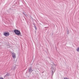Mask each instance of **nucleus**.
I'll use <instances>...</instances> for the list:
<instances>
[{
	"instance_id": "obj_1",
	"label": "nucleus",
	"mask_w": 79,
	"mask_h": 79,
	"mask_svg": "<svg viewBox=\"0 0 79 79\" xmlns=\"http://www.w3.org/2000/svg\"><path fill=\"white\" fill-rule=\"evenodd\" d=\"M14 32L16 35H20V36H22L21 33V32H20V31L17 30H15L14 31Z\"/></svg>"
},
{
	"instance_id": "obj_2",
	"label": "nucleus",
	"mask_w": 79,
	"mask_h": 79,
	"mask_svg": "<svg viewBox=\"0 0 79 79\" xmlns=\"http://www.w3.org/2000/svg\"><path fill=\"white\" fill-rule=\"evenodd\" d=\"M51 71H52V76L53 75V74H54V73H55V68H53V67L51 68Z\"/></svg>"
},
{
	"instance_id": "obj_3",
	"label": "nucleus",
	"mask_w": 79,
	"mask_h": 79,
	"mask_svg": "<svg viewBox=\"0 0 79 79\" xmlns=\"http://www.w3.org/2000/svg\"><path fill=\"white\" fill-rule=\"evenodd\" d=\"M4 35L6 36V37H7V36H9L10 34L8 32H5L4 33Z\"/></svg>"
},
{
	"instance_id": "obj_4",
	"label": "nucleus",
	"mask_w": 79,
	"mask_h": 79,
	"mask_svg": "<svg viewBox=\"0 0 79 79\" xmlns=\"http://www.w3.org/2000/svg\"><path fill=\"white\" fill-rule=\"evenodd\" d=\"M12 56L13 57V58H14V59L16 58V53L15 52H12Z\"/></svg>"
},
{
	"instance_id": "obj_5",
	"label": "nucleus",
	"mask_w": 79,
	"mask_h": 79,
	"mask_svg": "<svg viewBox=\"0 0 79 79\" xmlns=\"http://www.w3.org/2000/svg\"><path fill=\"white\" fill-rule=\"evenodd\" d=\"M29 72L30 73H31L32 71H33V70L32 69V67H31L28 68Z\"/></svg>"
},
{
	"instance_id": "obj_6",
	"label": "nucleus",
	"mask_w": 79,
	"mask_h": 79,
	"mask_svg": "<svg viewBox=\"0 0 79 79\" xmlns=\"http://www.w3.org/2000/svg\"><path fill=\"white\" fill-rule=\"evenodd\" d=\"M9 76V73H7L6 75H5V76L6 77H7V76Z\"/></svg>"
},
{
	"instance_id": "obj_7",
	"label": "nucleus",
	"mask_w": 79,
	"mask_h": 79,
	"mask_svg": "<svg viewBox=\"0 0 79 79\" xmlns=\"http://www.w3.org/2000/svg\"><path fill=\"white\" fill-rule=\"evenodd\" d=\"M77 52H79V48H77Z\"/></svg>"
},
{
	"instance_id": "obj_8",
	"label": "nucleus",
	"mask_w": 79,
	"mask_h": 79,
	"mask_svg": "<svg viewBox=\"0 0 79 79\" xmlns=\"http://www.w3.org/2000/svg\"><path fill=\"white\" fill-rule=\"evenodd\" d=\"M35 30H37V27H36V26H35Z\"/></svg>"
},
{
	"instance_id": "obj_9",
	"label": "nucleus",
	"mask_w": 79,
	"mask_h": 79,
	"mask_svg": "<svg viewBox=\"0 0 79 79\" xmlns=\"http://www.w3.org/2000/svg\"><path fill=\"white\" fill-rule=\"evenodd\" d=\"M23 14H24V15L25 16H26V15L24 13H23Z\"/></svg>"
},
{
	"instance_id": "obj_10",
	"label": "nucleus",
	"mask_w": 79,
	"mask_h": 79,
	"mask_svg": "<svg viewBox=\"0 0 79 79\" xmlns=\"http://www.w3.org/2000/svg\"><path fill=\"white\" fill-rule=\"evenodd\" d=\"M67 33L68 34H69V31H67Z\"/></svg>"
},
{
	"instance_id": "obj_11",
	"label": "nucleus",
	"mask_w": 79,
	"mask_h": 79,
	"mask_svg": "<svg viewBox=\"0 0 79 79\" xmlns=\"http://www.w3.org/2000/svg\"><path fill=\"white\" fill-rule=\"evenodd\" d=\"M15 67H14V69H15Z\"/></svg>"
}]
</instances>
